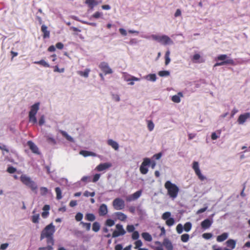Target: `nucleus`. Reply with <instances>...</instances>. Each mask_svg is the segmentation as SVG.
Instances as JSON below:
<instances>
[{
	"instance_id": "obj_62",
	"label": "nucleus",
	"mask_w": 250,
	"mask_h": 250,
	"mask_svg": "<svg viewBox=\"0 0 250 250\" xmlns=\"http://www.w3.org/2000/svg\"><path fill=\"white\" fill-rule=\"evenodd\" d=\"M44 122H45L44 117L43 115H42L41 117V118L39 119V125L42 126V125H43L44 124Z\"/></svg>"
},
{
	"instance_id": "obj_2",
	"label": "nucleus",
	"mask_w": 250,
	"mask_h": 250,
	"mask_svg": "<svg viewBox=\"0 0 250 250\" xmlns=\"http://www.w3.org/2000/svg\"><path fill=\"white\" fill-rule=\"evenodd\" d=\"M165 187L167 190L168 195L172 198H175L179 191V188L174 184L167 181L165 184Z\"/></svg>"
},
{
	"instance_id": "obj_11",
	"label": "nucleus",
	"mask_w": 250,
	"mask_h": 250,
	"mask_svg": "<svg viewBox=\"0 0 250 250\" xmlns=\"http://www.w3.org/2000/svg\"><path fill=\"white\" fill-rule=\"evenodd\" d=\"M160 43L163 45L172 44L173 43L172 40L167 35H162Z\"/></svg>"
},
{
	"instance_id": "obj_34",
	"label": "nucleus",
	"mask_w": 250,
	"mask_h": 250,
	"mask_svg": "<svg viewBox=\"0 0 250 250\" xmlns=\"http://www.w3.org/2000/svg\"><path fill=\"white\" fill-rule=\"evenodd\" d=\"M100 228V226L99 223L98 222H94L92 226V230L95 232H97L99 230Z\"/></svg>"
},
{
	"instance_id": "obj_39",
	"label": "nucleus",
	"mask_w": 250,
	"mask_h": 250,
	"mask_svg": "<svg viewBox=\"0 0 250 250\" xmlns=\"http://www.w3.org/2000/svg\"><path fill=\"white\" fill-rule=\"evenodd\" d=\"M191 228V224L189 222L186 223L184 226V229L187 232L189 231L190 230Z\"/></svg>"
},
{
	"instance_id": "obj_33",
	"label": "nucleus",
	"mask_w": 250,
	"mask_h": 250,
	"mask_svg": "<svg viewBox=\"0 0 250 250\" xmlns=\"http://www.w3.org/2000/svg\"><path fill=\"white\" fill-rule=\"evenodd\" d=\"M29 121L33 124H36L37 122V120L36 117V115L29 114Z\"/></svg>"
},
{
	"instance_id": "obj_22",
	"label": "nucleus",
	"mask_w": 250,
	"mask_h": 250,
	"mask_svg": "<svg viewBox=\"0 0 250 250\" xmlns=\"http://www.w3.org/2000/svg\"><path fill=\"white\" fill-rule=\"evenodd\" d=\"M228 233L224 232L217 237V241L219 242H223L228 238Z\"/></svg>"
},
{
	"instance_id": "obj_25",
	"label": "nucleus",
	"mask_w": 250,
	"mask_h": 250,
	"mask_svg": "<svg viewBox=\"0 0 250 250\" xmlns=\"http://www.w3.org/2000/svg\"><path fill=\"white\" fill-rule=\"evenodd\" d=\"M226 243L228 247L231 248L232 249H233L235 247L236 245V241L233 239H229L227 242Z\"/></svg>"
},
{
	"instance_id": "obj_38",
	"label": "nucleus",
	"mask_w": 250,
	"mask_h": 250,
	"mask_svg": "<svg viewBox=\"0 0 250 250\" xmlns=\"http://www.w3.org/2000/svg\"><path fill=\"white\" fill-rule=\"evenodd\" d=\"M169 74V72L166 70L160 71L158 73V75L161 77L168 76Z\"/></svg>"
},
{
	"instance_id": "obj_4",
	"label": "nucleus",
	"mask_w": 250,
	"mask_h": 250,
	"mask_svg": "<svg viewBox=\"0 0 250 250\" xmlns=\"http://www.w3.org/2000/svg\"><path fill=\"white\" fill-rule=\"evenodd\" d=\"M216 61H222L221 62H217L214 64V66H222L226 64L235 65L236 63L232 59H229L226 54H222L217 56L215 59Z\"/></svg>"
},
{
	"instance_id": "obj_55",
	"label": "nucleus",
	"mask_w": 250,
	"mask_h": 250,
	"mask_svg": "<svg viewBox=\"0 0 250 250\" xmlns=\"http://www.w3.org/2000/svg\"><path fill=\"white\" fill-rule=\"evenodd\" d=\"M170 213L169 212H166L164 213L162 216V218L164 220H167L170 216Z\"/></svg>"
},
{
	"instance_id": "obj_59",
	"label": "nucleus",
	"mask_w": 250,
	"mask_h": 250,
	"mask_svg": "<svg viewBox=\"0 0 250 250\" xmlns=\"http://www.w3.org/2000/svg\"><path fill=\"white\" fill-rule=\"evenodd\" d=\"M212 234L210 233H205L203 234V238L206 239H210L212 237Z\"/></svg>"
},
{
	"instance_id": "obj_16",
	"label": "nucleus",
	"mask_w": 250,
	"mask_h": 250,
	"mask_svg": "<svg viewBox=\"0 0 250 250\" xmlns=\"http://www.w3.org/2000/svg\"><path fill=\"white\" fill-rule=\"evenodd\" d=\"M39 105L40 104L39 103H35L32 105L31 107V109L29 114L36 115L39 109Z\"/></svg>"
},
{
	"instance_id": "obj_17",
	"label": "nucleus",
	"mask_w": 250,
	"mask_h": 250,
	"mask_svg": "<svg viewBox=\"0 0 250 250\" xmlns=\"http://www.w3.org/2000/svg\"><path fill=\"white\" fill-rule=\"evenodd\" d=\"M101 2V0L99 2L96 0H85V3L91 9H92L95 6L97 5L99 3Z\"/></svg>"
},
{
	"instance_id": "obj_46",
	"label": "nucleus",
	"mask_w": 250,
	"mask_h": 250,
	"mask_svg": "<svg viewBox=\"0 0 250 250\" xmlns=\"http://www.w3.org/2000/svg\"><path fill=\"white\" fill-rule=\"evenodd\" d=\"M189 239V235L188 234H184L181 236V240L184 242H187Z\"/></svg>"
},
{
	"instance_id": "obj_37",
	"label": "nucleus",
	"mask_w": 250,
	"mask_h": 250,
	"mask_svg": "<svg viewBox=\"0 0 250 250\" xmlns=\"http://www.w3.org/2000/svg\"><path fill=\"white\" fill-rule=\"evenodd\" d=\"M154 127V125L152 121H147V128L148 129L151 131L153 130Z\"/></svg>"
},
{
	"instance_id": "obj_60",
	"label": "nucleus",
	"mask_w": 250,
	"mask_h": 250,
	"mask_svg": "<svg viewBox=\"0 0 250 250\" xmlns=\"http://www.w3.org/2000/svg\"><path fill=\"white\" fill-rule=\"evenodd\" d=\"M126 229L128 232H133L134 231L135 227L133 225H128L126 227Z\"/></svg>"
},
{
	"instance_id": "obj_45",
	"label": "nucleus",
	"mask_w": 250,
	"mask_h": 250,
	"mask_svg": "<svg viewBox=\"0 0 250 250\" xmlns=\"http://www.w3.org/2000/svg\"><path fill=\"white\" fill-rule=\"evenodd\" d=\"M47 141L48 143L51 144L52 145H55L56 144V141L55 139L50 137H47Z\"/></svg>"
},
{
	"instance_id": "obj_56",
	"label": "nucleus",
	"mask_w": 250,
	"mask_h": 250,
	"mask_svg": "<svg viewBox=\"0 0 250 250\" xmlns=\"http://www.w3.org/2000/svg\"><path fill=\"white\" fill-rule=\"evenodd\" d=\"M52 246L51 244H48L47 247H41L39 249V250H52L53 249Z\"/></svg>"
},
{
	"instance_id": "obj_64",
	"label": "nucleus",
	"mask_w": 250,
	"mask_h": 250,
	"mask_svg": "<svg viewBox=\"0 0 250 250\" xmlns=\"http://www.w3.org/2000/svg\"><path fill=\"white\" fill-rule=\"evenodd\" d=\"M64 68H62V69H60L58 67V66L57 65H56L54 67V71L55 72H60V73H62V72H64Z\"/></svg>"
},
{
	"instance_id": "obj_41",
	"label": "nucleus",
	"mask_w": 250,
	"mask_h": 250,
	"mask_svg": "<svg viewBox=\"0 0 250 250\" xmlns=\"http://www.w3.org/2000/svg\"><path fill=\"white\" fill-rule=\"evenodd\" d=\"M146 78L152 82H155L156 80V76L155 74H150L146 76Z\"/></svg>"
},
{
	"instance_id": "obj_18",
	"label": "nucleus",
	"mask_w": 250,
	"mask_h": 250,
	"mask_svg": "<svg viewBox=\"0 0 250 250\" xmlns=\"http://www.w3.org/2000/svg\"><path fill=\"white\" fill-rule=\"evenodd\" d=\"M163 245L167 250H173V246L171 242L167 238H165L163 242Z\"/></svg>"
},
{
	"instance_id": "obj_13",
	"label": "nucleus",
	"mask_w": 250,
	"mask_h": 250,
	"mask_svg": "<svg viewBox=\"0 0 250 250\" xmlns=\"http://www.w3.org/2000/svg\"><path fill=\"white\" fill-rule=\"evenodd\" d=\"M142 191L138 190L132 195L128 196L127 198V200L128 201H134L137 199H138L141 195Z\"/></svg>"
},
{
	"instance_id": "obj_58",
	"label": "nucleus",
	"mask_w": 250,
	"mask_h": 250,
	"mask_svg": "<svg viewBox=\"0 0 250 250\" xmlns=\"http://www.w3.org/2000/svg\"><path fill=\"white\" fill-rule=\"evenodd\" d=\"M100 176H101V174H95L94 175V177H93V180H92V182L95 183V182H96L97 181H98L99 180V179H100Z\"/></svg>"
},
{
	"instance_id": "obj_21",
	"label": "nucleus",
	"mask_w": 250,
	"mask_h": 250,
	"mask_svg": "<svg viewBox=\"0 0 250 250\" xmlns=\"http://www.w3.org/2000/svg\"><path fill=\"white\" fill-rule=\"evenodd\" d=\"M211 221L209 219H206L201 223V227L204 229H207L211 226Z\"/></svg>"
},
{
	"instance_id": "obj_42",
	"label": "nucleus",
	"mask_w": 250,
	"mask_h": 250,
	"mask_svg": "<svg viewBox=\"0 0 250 250\" xmlns=\"http://www.w3.org/2000/svg\"><path fill=\"white\" fill-rule=\"evenodd\" d=\"M39 214H35L32 217V221L34 223H38L39 219Z\"/></svg>"
},
{
	"instance_id": "obj_61",
	"label": "nucleus",
	"mask_w": 250,
	"mask_h": 250,
	"mask_svg": "<svg viewBox=\"0 0 250 250\" xmlns=\"http://www.w3.org/2000/svg\"><path fill=\"white\" fill-rule=\"evenodd\" d=\"M94 195H95L94 192H90L86 191L84 193V195L86 197H89V196L93 197L94 196Z\"/></svg>"
},
{
	"instance_id": "obj_51",
	"label": "nucleus",
	"mask_w": 250,
	"mask_h": 250,
	"mask_svg": "<svg viewBox=\"0 0 250 250\" xmlns=\"http://www.w3.org/2000/svg\"><path fill=\"white\" fill-rule=\"evenodd\" d=\"M183 227L182 224H179L177 225L176 227V230L177 232L179 234L183 232Z\"/></svg>"
},
{
	"instance_id": "obj_52",
	"label": "nucleus",
	"mask_w": 250,
	"mask_h": 250,
	"mask_svg": "<svg viewBox=\"0 0 250 250\" xmlns=\"http://www.w3.org/2000/svg\"><path fill=\"white\" fill-rule=\"evenodd\" d=\"M83 217V215L81 213H78L75 216V219L77 221H80Z\"/></svg>"
},
{
	"instance_id": "obj_10",
	"label": "nucleus",
	"mask_w": 250,
	"mask_h": 250,
	"mask_svg": "<svg viewBox=\"0 0 250 250\" xmlns=\"http://www.w3.org/2000/svg\"><path fill=\"white\" fill-rule=\"evenodd\" d=\"M27 144L33 153L37 154H40L38 146L32 141H28Z\"/></svg>"
},
{
	"instance_id": "obj_44",
	"label": "nucleus",
	"mask_w": 250,
	"mask_h": 250,
	"mask_svg": "<svg viewBox=\"0 0 250 250\" xmlns=\"http://www.w3.org/2000/svg\"><path fill=\"white\" fill-rule=\"evenodd\" d=\"M48 192V189L45 187L40 188V193L42 195H45Z\"/></svg>"
},
{
	"instance_id": "obj_36",
	"label": "nucleus",
	"mask_w": 250,
	"mask_h": 250,
	"mask_svg": "<svg viewBox=\"0 0 250 250\" xmlns=\"http://www.w3.org/2000/svg\"><path fill=\"white\" fill-rule=\"evenodd\" d=\"M86 219L90 221H93L95 219V217L93 214L87 213L85 215Z\"/></svg>"
},
{
	"instance_id": "obj_12",
	"label": "nucleus",
	"mask_w": 250,
	"mask_h": 250,
	"mask_svg": "<svg viewBox=\"0 0 250 250\" xmlns=\"http://www.w3.org/2000/svg\"><path fill=\"white\" fill-rule=\"evenodd\" d=\"M111 166V164L109 163H102L97 166L96 169L98 171H102L110 167Z\"/></svg>"
},
{
	"instance_id": "obj_23",
	"label": "nucleus",
	"mask_w": 250,
	"mask_h": 250,
	"mask_svg": "<svg viewBox=\"0 0 250 250\" xmlns=\"http://www.w3.org/2000/svg\"><path fill=\"white\" fill-rule=\"evenodd\" d=\"M107 212V207L104 205L103 204L100 206L99 209V214L100 215H104Z\"/></svg>"
},
{
	"instance_id": "obj_30",
	"label": "nucleus",
	"mask_w": 250,
	"mask_h": 250,
	"mask_svg": "<svg viewBox=\"0 0 250 250\" xmlns=\"http://www.w3.org/2000/svg\"><path fill=\"white\" fill-rule=\"evenodd\" d=\"M90 71V70L89 69H86L84 71H78V73L82 76H83L85 78H87L88 77L89 73Z\"/></svg>"
},
{
	"instance_id": "obj_5",
	"label": "nucleus",
	"mask_w": 250,
	"mask_h": 250,
	"mask_svg": "<svg viewBox=\"0 0 250 250\" xmlns=\"http://www.w3.org/2000/svg\"><path fill=\"white\" fill-rule=\"evenodd\" d=\"M150 164V160L149 158H145L143 160L140 167V171L142 174H146L148 172V168L146 167Z\"/></svg>"
},
{
	"instance_id": "obj_54",
	"label": "nucleus",
	"mask_w": 250,
	"mask_h": 250,
	"mask_svg": "<svg viewBox=\"0 0 250 250\" xmlns=\"http://www.w3.org/2000/svg\"><path fill=\"white\" fill-rule=\"evenodd\" d=\"M139 237V234L138 231H133L132 235V238L134 240H137Z\"/></svg>"
},
{
	"instance_id": "obj_1",
	"label": "nucleus",
	"mask_w": 250,
	"mask_h": 250,
	"mask_svg": "<svg viewBox=\"0 0 250 250\" xmlns=\"http://www.w3.org/2000/svg\"><path fill=\"white\" fill-rule=\"evenodd\" d=\"M55 231V226L52 223L50 224L45 227V228L42 231L41 238V239L46 238L47 243L48 244L53 245L54 240L53 238V235Z\"/></svg>"
},
{
	"instance_id": "obj_8",
	"label": "nucleus",
	"mask_w": 250,
	"mask_h": 250,
	"mask_svg": "<svg viewBox=\"0 0 250 250\" xmlns=\"http://www.w3.org/2000/svg\"><path fill=\"white\" fill-rule=\"evenodd\" d=\"M192 168L194 169L195 174L200 180L204 181L206 179V177L204 176L201 173L199 168V164L197 162H193L192 164Z\"/></svg>"
},
{
	"instance_id": "obj_15",
	"label": "nucleus",
	"mask_w": 250,
	"mask_h": 250,
	"mask_svg": "<svg viewBox=\"0 0 250 250\" xmlns=\"http://www.w3.org/2000/svg\"><path fill=\"white\" fill-rule=\"evenodd\" d=\"M47 27L45 25H42L41 31L43 33V38H48L50 37V32L47 30Z\"/></svg>"
},
{
	"instance_id": "obj_6",
	"label": "nucleus",
	"mask_w": 250,
	"mask_h": 250,
	"mask_svg": "<svg viewBox=\"0 0 250 250\" xmlns=\"http://www.w3.org/2000/svg\"><path fill=\"white\" fill-rule=\"evenodd\" d=\"M99 67L104 73V75L110 74L113 73L112 69L106 62H101L99 65Z\"/></svg>"
},
{
	"instance_id": "obj_27",
	"label": "nucleus",
	"mask_w": 250,
	"mask_h": 250,
	"mask_svg": "<svg viewBox=\"0 0 250 250\" xmlns=\"http://www.w3.org/2000/svg\"><path fill=\"white\" fill-rule=\"evenodd\" d=\"M170 54V52L169 50L167 51V52L165 53V65H167L170 62V59L169 58Z\"/></svg>"
},
{
	"instance_id": "obj_50",
	"label": "nucleus",
	"mask_w": 250,
	"mask_h": 250,
	"mask_svg": "<svg viewBox=\"0 0 250 250\" xmlns=\"http://www.w3.org/2000/svg\"><path fill=\"white\" fill-rule=\"evenodd\" d=\"M125 80L127 82H130V81H138L140 80V79L136 78L134 76H131L130 78H125Z\"/></svg>"
},
{
	"instance_id": "obj_63",
	"label": "nucleus",
	"mask_w": 250,
	"mask_h": 250,
	"mask_svg": "<svg viewBox=\"0 0 250 250\" xmlns=\"http://www.w3.org/2000/svg\"><path fill=\"white\" fill-rule=\"evenodd\" d=\"M101 16H102V13L99 12H96L92 15V17L95 19H98L100 18Z\"/></svg>"
},
{
	"instance_id": "obj_7",
	"label": "nucleus",
	"mask_w": 250,
	"mask_h": 250,
	"mask_svg": "<svg viewBox=\"0 0 250 250\" xmlns=\"http://www.w3.org/2000/svg\"><path fill=\"white\" fill-rule=\"evenodd\" d=\"M125 232V230L123 228L122 225L117 224L116 225V229L113 231L112 236L113 237H117L120 235H124Z\"/></svg>"
},
{
	"instance_id": "obj_32",
	"label": "nucleus",
	"mask_w": 250,
	"mask_h": 250,
	"mask_svg": "<svg viewBox=\"0 0 250 250\" xmlns=\"http://www.w3.org/2000/svg\"><path fill=\"white\" fill-rule=\"evenodd\" d=\"M55 192L56 193V198L57 199H61L62 198V191L59 187L55 188Z\"/></svg>"
},
{
	"instance_id": "obj_57",
	"label": "nucleus",
	"mask_w": 250,
	"mask_h": 250,
	"mask_svg": "<svg viewBox=\"0 0 250 250\" xmlns=\"http://www.w3.org/2000/svg\"><path fill=\"white\" fill-rule=\"evenodd\" d=\"M81 224H82L83 227H85L87 230H90L91 227V225L90 223H84L82 222Z\"/></svg>"
},
{
	"instance_id": "obj_35",
	"label": "nucleus",
	"mask_w": 250,
	"mask_h": 250,
	"mask_svg": "<svg viewBox=\"0 0 250 250\" xmlns=\"http://www.w3.org/2000/svg\"><path fill=\"white\" fill-rule=\"evenodd\" d=\"M116 214L118 218L121 221H124L126 218V216L121 212H117Z\"/></svg>"
},
{
	"instance_id": "obj_31",
	"label": "nucleus",
	"mask_w": 250,
	"mask_h": 250,
	"mask_svg": "<svg viewBox=\"0 0 250 250\" xmlns=\"http://www.w3.org/2000/svg\"><path fill=\"white\" fill-rule=\"evenodd\" d=\"M61 134L65 137L68 141H69L70 142H72L73 141V138L69 136L65 131L63 130H60V131Z\"/></svg>"
},
{
	"instance_id": "obj_29",
	"label": "nucleus",
	"mask_w": 250,
	"mask_h": 250,
	"mask_svg": "<svg viewBox=\"0 0 250 250\" xmlns=\"http://www.w3.org/2000/svg\"><path fill=\"white\" fill-rule=\"evenodd\" d=\"M80 154L83 155L84 157L95 155V154L94 153L86 150H82L80 151Z\"/></svg>"
},
{
	"instance_id": "obj_26",
	"label": "nucleus",
	"mask_w": 250,
	"mask_h": 250,
	"mask_svg": "<svg viewBox=\"0 0 250 250\" xmlns=\"http://www.w3.org/2000/svg\"><path fill=\"white\" fill-rule=\"evenodd\" d=\"M142 236L146 241L150 242L152 241L151 236L147 232H143L142 233Z\"/></svg>"
},
{
	"instance_id": "obj_43",
	"label": "nucleus",
	"mask_w": 250,
	"mask_h": 250,
	"mask_svg": "<svg viewBox=\"0 0 250 250\" xmlns=\"http://www.w3.org/2000/svg\"><path fill=\"white\" fill-rule=\"evenodd\" d=\"M151 37L153 40L160 43L161 41L162 36L152 35Z\"/></svg>"
},
{
	"instance_id": "obj_47",
	"label": "nucleus",
	"mask_w": 250,
	"mask_h": 250,
	"mask_svg": "<svg viewBox=\"0 0 250 250\" xmlns=\"http://www.w3.org/2000/svg\"><path fill=\"white\" fill-rule=\"evenodd\" d=\"M16 170V168L12 166L9 167L7 169V171L11 174L15 173Z\"/></svg>"
},
{
	"instance_id": "obj_48",
	"label": "nucleus",
	"mask_w": 250,
	"mask_h": 250,
	"mask_svg": "<svg viewBox=\"0 0 250 250\" xmlns=\"http://www.w3.org/2000/svg\"><path fill=\"white\" fill-rule=\"evenodd\" d=\"M115 209L117 210L122 209L124 208V204H113Z\"/></svg>"
},
{
	"instance_id": "obj_28",
	"label": "nucleus",
	"mask_w": 250,
	"mask_h": 250,
	"mask_svg": "<svg viewBox=\"0 0 250 250\" xmlns=\"http://www.w3.org/2000/svg\"><path fill=\"white\" fill-rule=\"evenodd\" d=\"M35 64L41 65L45 67H49L50 65L44 60H41L39 61H36L34 62Z\"/></svg>"
},
{
	"instance_id": "obj_53",
	"label": "nucleus",
	"mask_w": 250,
	"mask_h": 250,
	"mask_svg": "<svg viewBox=\"0 0 250 250\" xmlns=\"http://www.w3.org/2000/svg\"><path fill=\"white\" fill-rule=\"evenodd\" d=\"M105 224L109 227H111L115 224V222L111 219H108L105 222Z\"/></svg>"
},
{
	"instance_id": "obj_19",
	"label": "nucleus",
	"mask_w": 250,
	"mask_h": 250,
	"mask_svg": "<svg viewBox=\"0 0 250 250\" xmlns=\"http://www.w3.org/2000/svg\"><path fill=\"white\" fill-rule=\"evenodd\" d=\"M107 144L116 150H117L119 149L118 144L112 139H109L107 141Z\"/></svg>"
},
{
	"instance_id": "obj_40",
	"label": "nucleus",
	"mask_w": 250,
	"mask_h": 250,
	"mask_svg": "<svg viewBox=\"0 0 250 250\" xmlns=\"http://www.w3.org/2000/svg\"><path fill=\"white\" fill-rule=\"evenodd\" d=\"M134 245H135V247H134V249H138L139 248H141L140 247L141 246H142L143 245V243L141 241V240H138L137 241H136V242H135L134 243Z\"/></svg>"
},
{
	"instance_id": "obj_24",
	"label": "nucleus",
	"mask_w": 250,
	"mask_h": 250,
	"mask_svg": "<svg viewBox=\"0 0 250 250\" xmlns=\"http://www.w3.org/2000/svg\"><path fill=\"white\" fill-rule=\"evenodd\" d=\"M49 209H50L49 206L46 205L44 206V207L43 208V212L42 214V217H43V218L46 217V216H47V215L48 214V210H49Z\"/></svg>"
},
{
	"instance_id": "obj_49",
	"label": "nucleus",
	"mask_w": 250,
	"mask_h": 250,
	"mask_svg": "<svg viewBox=\"0 0 250 250\" xmlns=\"http://www.w3.org/2000/svg\"><path fill=\"white\" fill-rule=\"evenodd\" d=\"M174 220L173 218H169V219L167 220L166 224L167 225H168L169 226H171L173 225L174 224Z\"/></svg>"
},
{
	"instance_id": "obj_14",
	"label": "nucleus",
	"mask_w": 250,
	"mask_h": 250,
	"mask_svg": "<svg viewBox=\"0 0 250 250\" xmlns=\"http://www.w3.org/2000/svg\"><path fill=\"white\" fill-rule=\"evenodd\" d=\"M191 60L194 63H202L205 62V60L201 58V56L199 54H194L192 56Z\"/></svg>"
},
{
	"instance_id": "obj_20",
	"label": "nucleus",
	"mask_w": 250,
	"mask_h": 250,
	"mask_svg": "<svg viewBox=\"0 0 250 250\" xmlns=\"http://www.w3.org/2000/svg\"><path fill=\"white\" fill-rule=\"evenodd\" d=\"M183 94L181 92H179L177 95L173 96L171 98V100L176 103H179L180 102V97H182Z\"/></svg>"
},
{
	"instance_id": "obj_3",
	"label": "nucleus",
	"mask_w": 250,
	"mask_h": 250,
	"mask_svg": "<svg viewBox=\"0 0 250 250\" xmlns=\"http://www.w3.org/2000/svg\"><path fill=\"white\" fill-rule=\"evenodd\" d=\"M20 180L24 185L30 188L35 193H37L38 186L36 183L32 180L30 177L25 175H21L20 177Z\"/></svg>"
},
{
	"instance_id": "obj_9",
	"label": "nucleus",
	"mask_w": 250,
	"mask_h": 250,
	"mask_svg": "<svg viewBox=\"0 0 250 250\" xmlns=\"http://www.w3.org/2000/svg\"><path fill=\"white\" fill-rule=\"evenodd\" d=\"M250 118V113L247 112L243 114H241L237 120V122L240 125H243L247 119Z\"/></svg>"
}]
</instances>
